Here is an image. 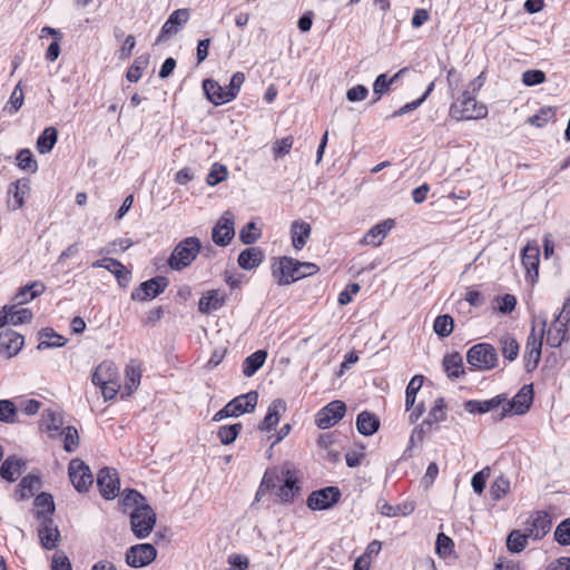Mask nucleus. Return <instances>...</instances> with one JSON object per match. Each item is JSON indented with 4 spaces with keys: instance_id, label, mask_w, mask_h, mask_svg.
<instances>
[{
    "instance_id": "1",
    "label": "nucleus",
    "mask_w": 570,
    "mask_h": 570,
    "mask_svg": "<svg viewBox=\"0 0 570 570\" xmlns=\"http://www.w3.org/2000/svg\"><path fill=\"white\" fill-rule=\"evenodd\" d=\"M480 78L472 80L466 90H464L450 107V116L455 120L483 119L488 115V108L475 100L476 91L482 87Z\"/></svg>"
},
{
    "instance_id": "2",
    "label": "nucleus",
    "mask_w": 570,
    "mask_h": 570,
    "mask_svg": "<svg viewBox=\"0 0 570 570\" xmlns=\"http://www.w3.org/2000/svg\"><path fill=\"white\" fill-rule=\"evenodd\" d=\"M318 272L314 263H302L292 257H282L273 264L272 273L278 285H289Z\"/></svg>"
},
{
    "instance_id": "3",
    "label": "nucleus",
    "mask_w": 570,
    "mask_h": 570,
    "mask_svg": "<svg viewBox=\"0 0 570 570\" xmlns=\"http://www.w3.org/2000/svg\"><path fill=\"white\" fill-rule=\"evenodd\" d=\"M269 473H273L275 476L273 480L274 489L272 490L278 500L283 504L293 503L301 493L297 471L286 464L279 470H269Z\"/></svg>"
},
{
    "instance_id": "4",
    "label": "nucleus",
    "mask_w": 570,
    "mask_h": 570,
    "mask_svg": "<svg viewBox=\"0 0 570 570\" xmlns=\"http://www.w3.org/2000/svg\"><path fill=\"white\" fill-rule=\"evenodd\" d=\"M538 320L540 321L539 332H537V325L533 322L525 343L523 360L527 372L535 370L541 358L542 342L548 324L546 314L538 316Z\"/></svg>"
},
{
    "instance_id": "5",
    "label": "nucleus",
    "mask_w": 570,
    "mask_h": 570,
    "mask_svg": "<svg viewBox=\"0 0 570 570\" xmlns=\"http://www.w3.org/2000/svg\"><path fill=\"white\" fill-rule=\"evenodd\" d=\"M200 250V240L190 236L180 240L174 248L168 265L173 271H181L189 266L197 257Z\"/></svg>"
},
{
    "instance_id": "6",
    "label": "nucleus",
    "mask_w": 570,
    "mask_h": 570,
    "mask_svg": "<svg viewBox=\"0 0 570 570\" xmlns=\"http://www.w3.org/2000/svg\"><path fill=\"white\" fill-rule=\"evenodd\" d=\"M258 394L255 391L242 394L229 401L213 417L214 421H222L226 417H237L244 413H250L255 410Z\"/></svg>"
},
{
    "instance_id": "7",
    "label": "nucleus",
    "mask_w": 570,
    "mask_h": 570,
    "mask_svg": "<svg viewBox=\"0 0 570 570\" xmlns=\"http://www.w3.org/2000/svg\"><path fill=\"white\" fill-rule=\"evenodd\" d=\"M156 523V513L149 504L138 505L130 512L131 531L137 539L147 538Z\"/></svg>"
},
{
    "instance_id": "8",
    "label": "nucleus",
    "mask_w": 570,
    "mask_h": 570,
    "mask_svg": "<svg viewBox=\"0 0 570 570\" xmlns=\"http://www.w3.org/2000/svg\"><path fill=\"white\" fill-rule=\"evenodd\" d=\"M468 363L480 370L489 371L498 364V353L494 346L488 343H479L473 345L466 354Z\"/></svg>"
},
{
    "instance_id": "9",
    "label": "nucleus",
    "mask_w": 570,
    "mask_h": 570,
    "mask_svg": "<svg viewBox=\"0 0 570 570\" xmlns=\"http://www.w3.org/2000/svg\"><path fill=\"white\" fill-rule=\"evenodd\" d=\"M570 302V298H568L561 311L554 316L553 322L551 323L550 327L548 328L546 326V340L547 344L551 347H559L562 342L566 340V335L568 332V323L569 317L564 316V312L567 309V306Z\"/></svg>"
},
{
    "instance_id": "10",
    "label": "nucleus",
    "mask_w": 570,
    "mask_h": 570,
    "mask_svg": "<svg viewBox=\"0 0 570 570\" xmlns=\"http://www.w3.org/2000/svg\"><path fill=\"white\" fill-rule=\"evenodd\" d=\"M189 18V9L183 8L173 11L166 22L163 24L156 43H161L176 36L187 24Z\"/></svg>"
},
{
    "instance_id": "11",
    "label": "nucleus",
    "mask_w": 570,
    "mask_h": 570,
    "mask_svg": "<svg viewBox=\"0 0 570 570\" xmlns=\"http://www.w3.org/2000/svg\"><path fill=\"white\" fill-rule=\"evenodd\" d=\"M345 412L346 405L343 401H332L317 412L315 423L320 429H330L343 419Z\"/></svg>"
},
{
    "instance_id": "12",
    "label": "nucleus",
    "mask_w": 570,
    "mask_h": 570,
    "mask_svg": "<svg viewBox=\"0 0 570 570\" xmlns=\"http://www.w3.org/2000/svg\"><path fill=\"white\" fill-rule=\"evenodd\" d=\"M70 481L78 492L87 491L94 482L89 466L80 459H72L68 466Z\"/></svg>"
},
{
    "instance_id": "13",
    "label": "nucleus",
    "mask_w": 570,
    "mask_h": 570,
    "mask_svg": "<svg viewBox=\"0 0 570 570\" xmlns=\"http://www.w3.org/2000/svg\"><path fill=\"white\" fill-rule=\"evenodd\" d=\"M533 401V390L532 385H524L511 401L503 403L502 412L500 414V419L514 413V414H524L532 404Z\"/></svg>"
},
{
    "instance_id": "14",
    "label": "nucleus",
    "mask_w": 570,
    "mask_h": 570,
    "mask_svg": "<svg viewBox=\"0 0 570 570\" xmlns=\"http://www.w3.org/2000/svg\"><path fill=\"white\" fill-rule=\"evenodd\" d=\"M341 498V492L336 487H327L313 491L306 501L311 510H326L332 508Z\"/></svg>"
},
{
    "instance_id": "15",
    "label": "nucleus",
    "mask_w": 570,
    "mask_h": 570,
    "mask_svg": "<svg viewBox=\"0 0 570 570\" xmlns=\"http://www.w3.org/2000/svg\"><path fill=\"white\" fill-rule=\"evenodd\" d=\"M157 556L156 548L150 543H140L130 547L126 552V562L132 568H140L151 563Z\"/></svg>"
},
{
    "instance_id": "16",
    "label": "nucleus",
    "mask_w": 570,
    "mask_h": 570,
    "mask_svg": "<svg viewBox=\"0 0 570 570\" xmlns=\"http://www.w3.org/2000/svg\"><path fill=\"white\" fill-rule=\"evenodd\" d=\"M235 236V223L232 212H225L217 220L212 232L213 242L218 246H226Z\"/></svg>"
},
{
    "instance_id": "17",
    "label": "nucleus",
    "mask_w": 570,
    "mask_h": 570,
    "mask_svg": "<svg viewBox=\"0 0 570 570\" xmlns=\"http://www.w3.org/2000/svg\"><path fill=\"white\" fill-rule=\"evenodd\" d=\"M38 527V538L42 548L46 550H53L60 542V532L58 525L55 523L52 518L41 517Z\"/></svg>"
},
{
    "instance_id": "18",
    "label": "nucleus",
    "mask_w": 570,
    "mask_h": 570,
    "mask_svg": "<svg viewBox=\"0 0 570 570\" xmlns=\"http://www.w3.org/2000/svg\"><path fill=\"white\" fill-rule=\"evenodd\" d=\"M167 285L168 282L163 276L150 278L141 283L139 287L132 291L131 299L139 302L153 299L157 297L159 294H161L167 287Z\"/></svg>"
},
{
    "instance_id": "19",
    "label": "nucleus",
    "mask_w": 570,
    "mask_h": 570,
    "mask_svg": "<svg viewBox=\"0 0 570 570\" xmlns=\"http://www.w3.org/2000/svg\"><path fill=\"white\" fill-rule=\"evenodd\" d=\"M97 484L101 495L107 500L115 499L119 494V478L114 469H101L97 475Z\"/></svg>"
},
{
    "instance_id": "20",
    "label": "nucleus",
    "mask_w": 570,
    "mask_h": 570,
    "mask_svg": "<svg viewBox=\"0 0 570 570\" xmlns=\"http://www.w3.org/2000/svg\"><path fill=\"white\" fill-rule=\"evenodd\" d=\"M551 518L544 511H537L527 520L524 530L532 540L542 539L551 529Z\"/></svg>"
},
{
    "instance_id": "21",
    "label": "nucleus",
    "mask_w": 570,
    "mask_h": 570,
    "mask_svg": "<svg viewBox=\"0 0 570 570\" xmlns=\"http://www.w3.org/2000/svg\"><path fill=\"white\" fill-rule=\"evenodd\" d=\"M446 405L444 403L443 399H436L434 402V405L430 410L426 419L422 422V424L419 426L417 430L413 431L411 435V441L413 442L415 434H419V438H421V434L430 431L434 424H438L445 420L446 417Z\"/></svg>"
},
{
    "instance_id": "22",
    "label": "nucleus",
    "mask_w": 570,
    "mask_h": 570,
    "mask_svg": "<svg viewBox=\"0 0 570 570\" xmlns=\"http://www.w3.org/2000/svg\"><path fill=\"white\" fill-rule=\"evenodd\" d=\"M24 344L23 336L7 328L0 333V353L7 357L17 355Z\"/></svg>"
},
{
    "instance_id": "23",
    "label": "nucleus",
    "mask_w": 570,
    "mask_h": 570,
    "mask_svg": "<svg viewBox=\"0 0 570 570\" xmlns=\"http://www.w3.org/2000/svg\"><path fill=\"white\" fill-rule=\"evenodd\" d=\"M522 265L524 266L528 276L531 278L533 283L538 277V267L540 261V250L537 243H528L527 246L522 249Z\"/></svg>"
},
{
    "instance_id": "24",
    "label": "nucleus",
    "mask_w": 570,
    "mask_h": 570,
    "mask_svg": "<svg viewBox=\"0 0 570 570\" xmlns=\"http://www.w3.org/2000/svg\"><path fill=\"white\" fill-rule=\"evenodd\" d=\"M30 193V183L28 179H18L10 184L8 189V206L17 210L24 205V199Z\"/></svg>"
},
{
    "instance_id": "25",
    "label": "nucleus",
    "mask_w": 570,
    "mask_h": 570,
    "mask_svg": "<svg viewBox=\"0 0 570 570\" xmlns=\"http://www.w3.org/2000/svg\"><path fill=\"white\" fill-rule=\"evenodd\" d=\"M141 380V367L136 360H130L125 368V384L121 397H127L136 391Z\"/></svg>"
},
{
    "instance_id": "26",
    "label": "nucleus",
    "mask_w": 570,
    "mask_h": 570,
    "mask_svg": "<svg viewBox=\"0 0 570 570\" xmlns=\"http://www.w3.org/2000/svg\"><path fill=\"white\" fill-rule=\"evenodd\" d=\"M203 88L207 98L214 105H223L233 100V92H229L226 86H220L215 80H205L203 82Z\"/></svg>"
},
{
    "instance_id": "27",
    "label": "nucleus",
    "mask_w": 570,
    "mask_h": 570,
    "mask_svg": "<svg viewBox=\"0 0 570 570\" xmlns=\"http://www.w3.org/2000/svg\"><path fill=\"white\" fill-rule=\"evenodd\" d=\"M394 225L395 223L391 218L376 224L364 235L361 243L363 245L380 246Z\"/></svg>"
},
{
    "instance_id": "28",
    "label": "nucleus",
    "mask_w": 570,
    "mask_h": 570,
    "mask_svg": "<svg viewBox=\"0 0 570 570\" xmlns=\"http://www.w3.org/2000/svg\"><path fill=\"white\" fill-rule=\"evenodd\" d=\"M285 411H286L285 402L281 399L274 400L269 404L267 413H266L264 420L262 421V423L259 424V429L262 431L269 432L272 429H274L277 425V423L281 420V416L285 413Z\"/></svg>"
},
{
    "instance_id": "29",
    "label": "nucleus",
    "mask_w": 570,
    "mask_h": 570,
    "mask_svg": "<svg viewBox=\"0 0 570 570\" xmlns=\"http://www.w3.org/2000/svg\"><path fill=\"white\" fill-rule=\"evenodd\" d=\"M118 379V370L114 362L104 361L95 370L91 382L100 386L102 384L112 383L114 380Z\"/></svg>"
},
{
    "instance_id": "30",
    "label": "nucleus",
    "mask_w": 570,
    "mask_h": 570,
    "mask_svg": "<svg viewBox=\"0 0 570 570\" xmlns=\"http://www.w3.org/2000/svg\"><path fill=\"white\" fill-rule=\"evenodd\" d=\"M226 296L222 291L212 289L205 293L198 303V309L203 314L217 311L225 304Z\"/></svg>"
},
{
    "instance_id": "31",
    "label": "nucleus",
    "mask_w": 570,
    "mask_h": 570,
    "mask_svg": "<svg viewBox=\"0 0 570 570\" xmlns=\"http://www.w3.org/2000/svg\"><path fill=\"white\" fill-rule=\"evenodd\" d=\"M504 401L505 397L503 395H497L484 401L471 400L465 403V410L471 414H483L499 407Z\"/></svg>"
},
{
    "instance_id": "32",
    "label": "nucleus",
    "mask_w": 570,
    "mask_h": 570,
    "mask_svg": "<svg viewBox=\"0 0 570 570\" xmlns=\"http://www.w3.org/2000/svg\"><path fill=\"white\" fill-rule=\"evenodd\" d=\"M24 461L16 455L8 456L0 468V475L8 482H14L21 474Z\"/></svg>"
},
{
    "instance_id": "33",
    "label": "nucleus",
    "mask_w": 570,
    "mask_h": 570,
    "mask_svg": "<svg viewBox=\"0 0 570 570\" xmlns=\"http://www.w3.org/2000/svg\"><path fill=\"white\" fill-rule=\"evenodd\" d=\"M292 244L296 250H301L311 235V225L303 220H296L291 226Z\"/></svg>"
},
{
    "instance_id": "34",
    "label": "nucleus",
    "mask_w": 570,
    "mask_h": 570,
    "mask_svg": "<svg viewBox=\"0 0 570 570\" xmlns=\"http://www.w3.org/2000/svg\"><path fill=\"white\" fill-rule=\"evenodd\" d=\"M264 259L263 252L257 247L244 249L238 256V265L246 271L257 267Z\"/></svg>"
},
{
    "instance_id": "35",
    "label": "nucleus",
    "mask_w": 570,
    "mask_h": 570,
    "mask_svg": "<svg viewBox=\"0 0 570 570\" xmlns=\"http://www.w3.org/2000/svg\"><path fill=\"white\" fill-rule=\"evenodd\" d=\"M379 426L380 421L374 414L364 411L357 415L356 429L361 434L372 435L377 431Z\"/></svg>"
},
{
    "instance_id": "36",
    "label": "nucleus",
    "mask_w": 570,
    "mask_h": 570,
    "mask_svg": "<svg viewBox=\"0 0 570 570\" xmlns=\"http://www.w3.org/2000/svg\"><path fill=\"white\" fill-rule=\"evenodd\" d=\"M267 353L263 350L247 356L243 362V374L246 377L253 376L264 365Z\"/></svg>"
},
{
    "instance_id": "37",
    "label": "nucleus",
    "mask_w": 570,
    "mask_h": 570,
    "mask_svg": "<svg viewBox=\"0 0 570 570\" xmlns=\"http://www.w3.org/2000/svg\"><path fill=\"white\" fill-rule=\"evenodd\" d=\"M46 286L41 282H35L30 285L22 287L19 293H17L14 299L18 305H23L39 296L42 292H45Z\"/></svg>"
},
{
    "instance_id": "38",
    "label": "nucleus",
    "mask_w": 570,
    "mask_h": 570,
    "mask_svg": "<svg viewBox=\"0 0 570 570\" xmlns=\"http://www.w3.org/2000/svg\"><path fill=\"white\" fill-rule=\"evenodd\" d=\"M499 343H500V347H501V353L505 360H508L509 362H512L518 357L520 346H519V343L517 342V340L511 334H509V333L503 334L500 337Z\"/></svg>"
},
{
    "instance_id": "39",
    "label": "nucleus",
    "mask_w": 570,
    "mask_h": 570,
    "mask_svg": "<svg viewBox=\"0 0 570 570\" xmlns=\"http://www.w3.org/2000/svg\"><path fill=\"white\" fill-rule=\"evenodd\" d=\"M58 139V131L55 127H47L37 139V149L45 155L52 150Z\"/></svg>"
},
{
    "instance_id": "40",
    "label": "nucleus",
    "mask_w": 570,
    "mask_h": 570,
    "mask_svg": "<svg viewBox=\"0 0 570 570\" xmlns=\"http://www.w3.org/2000/svg\"><path fill=\"white\" fill-rule=\"evenodd\" d=\"M528 539H530V535L525 530H513L507 538V548L512 553H519L527 547Z\"/></svg>"
},
{
    "instance_id": "41",
    "label": "nucleus",
    "mask_w": 570,
    "mask_h": 570,
    "mask_svg": "<svg viewBox=\"0 0 570 570\" xmlns=\"http://www.w3.org/2000/svg\"><path fill=\"white\" fill-rule=\"evenodd\" d=\"M35 505L37 508L36 517L37 520H41L42 515H46L47 518H51L53 511H55V503L52 495L49 493H40L35 499Z\"/></svg>"
},
{
    "instance_id": "42",
    "label": "nucleus",
    "mask_w": 570,
    "mask_h": 570,
    "mask_svg": "<svg viewBox=\"0 0 570 570\" xmlns=\"http://www.w3.org/2000/svg\"><path fill=\"white\" fill-rule=\"evenodd\" d=\"M379 510L383 515L386 517H396V515H409L414 510L413 503H404L397 505H391L390 503L383 501L379 503Z\"/></svg>"
},
{
    "instance_id": "43",
    "label": "nucleus",
    "mask_w": 570,
    "mask_h": 570,
    "mask_svg": "<svg viewBox=\"0 0 570 570\" xmlns=\"http://www.w3.org/2000/svg\"><path fill=\"white\" fill-rule=\"evenodd\" d=\"M443 366L450 377H459L464 372L462 357L458 353L445 355Z\"/></svg>"
},
{
    "instance_id": "44",
    "label": "nucleus",
    "mask_w": 570,
    "mask_h": 570,
    "mask_svg": "<svg viewBox=\"0 0 570 570\" xmlns=\"http://www.w3.org/2000/svg\"><path fill=\"white\" fill-rule=\"evenodd\" d=\"M7 312L9 323L12 325L30 322L32 318V312L27 307H19L18 305L7 306Z\"/></svg>"
},
{
    "instance_id": "45",
    "label": "nucleus",
    "mask_w": 570,
    "mask_h": 570,
    "mask_svg": "<svg viewBox=\"0 0 570 570\" xmlns=\"http://www.w3.org/2000/svg\"><path fill=\"white\" fill-rule=\"evenodd\" d=\"M423 383L422 375H415L411 379L405 391V407L411 410L415 403V397Z\"/></svg>"
},
{
    "instance_id": "46",
    "label": "nucleus",
    "mask_w": 570,
    "mask_h": 570,
    "mask_svg": "<svg viewBox=\"0 0 570 570\" xmlns=\"http://www.w3.org/2000/svg\"><path fill=\"white\" fill-rule=\"evenodd\" d=\"M41 424L48 432L53 434L61 429L62 417L60 414L51 410H47L42 413Z\"/></svg>"
},
{
    "instance_id": "47",
    "label": "nucleus",
    "mask_w": 570,
    "mask_h": 570,
    "mask_svg": "<svg viewBox=\"0 0 570 570\" xmlns=\"http://www.w3.org/2000/svg\"><path fill=\"white\" fill-rule=\"evenodd\" d=\"M17 165L27 173H36L38 164L29 149H21L17 155Z\"/></svg>"
},
{
    "instance_id": "48",
    "label": "nucleus",
    "mask_w": 570,
    "mask_h": 570,
    "mask_svg": "<svg viewBox=\"0 0 570 570\" xmlns=\"http://www.w3.org/2000/svg\"><path fill=\"white\" fill-rule=\"evenodd\" d=\"M510 491V480L504 476H498L490 487V495L494 501L501 500Z\"/></svg>"
},
{
    "instance_id": "49",
    "label": "nucleus",
    "mask_w": 570,
    "mask_h": 570,
    "mask_svg": "<svg viewBox=\"0 0 570 570\" xmlns=\"http://www.w3.org/2000/svg\"><path fill=\"white\" fill-rule=\"evenodd\" d=\"M433 330L439 336H449L453 331V318L448 314L438 316L434 321Z\"/></svg>"
},
{
    "instance_id": "50",
    "label": "nucleus",
    "mask_w": 570,
    "mask_h": 570,
    "mask_svg": "<svg viewBox=\"0 0 570 570\" xmlns=\"http://www.w3.org/2000/svg\"><path fill=\"white\" fill-rule=\"evenodd\" d=\"M556 116V110L552 107L541 108L540 111L529 117L528 122L538 128L543 127L546 124L551 121Z\"/></svg>"
},
{
    "instance_id": "51",
    "label": "nucleus",
    "mask_w": 570,
    "mask_h": 570,
    "mask_svg": "<svg viewBox=\"0 0 570 570\" xmlns=\"http://www.w3.org/2000/svg\"><path fill=\"white\" fill-rule=\"evenodd\" d=\"M61 435L63 438V449L67 452H73L79 444L78 431L73 426L62 429Z\"/></svg>"
},
{
    "instance_id": "52",
    "label": "nucleus",
    "mask_w": 570,
    "mask_h": 570,
    "mask_svg": "<svg viewBox=\"0 0 570 570\" xmlns=\"http://www.w3.org/2000/svg\"><path fill=\"white\" fill-rule=\"evenodd\" d=\"M242 425L239 423L223 425L218 430V438L224 445H228L236 440Z\"/></svg>"
},
{
    "instance_id": "53",
    "label": "nucleus",
    "mask_w": 570,
    "mask_h": 570,
    "mask_svg": "<svg viewBox=\"0 0 570 570\" xmlns=\"http://www.w3.org/2000/svg\"><path fill=\"white\" fill-rule=\"evenodd\" d=\"M227 175H228V170H227L226 166L215 163L212 166V168L207 175L206 183L209 186H215V185L224 181L227 178Z\"/></svg>"
},
{
    "instance_id": "54",
    "label": "nucleus",
    "mask_w": 570,
    "mask_h": 570,
    "mask_svg": "<svg viewBox=\"0 0 570 570\" xmlns=\"http://www.w3.org/2000/svg\"><path fill=\"white\" fill-rule=\"evenodd\" d=\"M454 542L444 533H439L435 542V551L441 558H446L453 552Z\"/></svg>"
},
{
    "instance_id": "55",
    "label": "nucleus",
    "mask_w": 570,
    "mask_h": 570,
    "mask_svg": "<svg viewBox=\"0 0 570 570\" xmlns=\"http://www.w3.org/2000/svg\"><path fill=\"white\" fill-rule=\"evenodd\" d=\"M17 415V405L10 400H0V421L4 423H14Z\"/></svg>"
},
{
    "instance_id": "56",
    "label": "nucleus",
    "mask_w": 570,
    "mask_h": 570,
    "mask_svg": "<svg viewBox=\"0 0 570 570\" xmlns=\"http://www.w3.org/2000/svg\"><path fill=\"white\" fill-rule=\"evenodd\" d=\"M147 65H148V58L142 57V56L136 58L132 66L127 71L126 77H127L128 81L137 82L141 78L142 70L147 67Z\"/></svg>"
},
{
    "instance_id": "57",
    "label": "nucleus",
    "mask_w": 570,
    "mask_h": 570,
    "mask_svg": "<svg viewBox=\"0 0 570 570\" xmlns=\"http://www.w3.org/2000/svg\"><path fill=\"white\" fill-rule=\"evenodd\" d=\"M261 236V233L254 222H249L239 230V238L244 244H253Z\"/></svg>"
},
{
    "instance_id": "58",
    "label": "nucleus",
    "mask_w": 570,
    "mask_h": 570,
    "mask_svg": "<svg viewBox=\"0 0 570 570\" xmlns=\"http://www.w3.org/2000/svg\"><path fill=\"white\" fill-rule=\"evenodd\" d=\"M121 503L124 508H136L138 505L147 504L145 498L135 490H128L122 493Z\"/></svg>"
},
{
    "instance_id": "59",
    "label": "nucleus",
    "mask_w": 570,
    "mask_h": 570,
    "mask_svg": "<svg viewBox=\"0 0 570 570\" xmlns=\"http://www.w3.org/2000/svg\"><path fill=\"white\" fill-rule=\"evenodd\" d=\"M490 476V468H484L481 471L476 472L471 480V485L475 493L482 494L485 488L487 480Z\"/></svg>"
},
{
    "instance_id": "60",
    "label": "nucleus",
    "mask_w": 570,
    "mask_h": 570,
    "mask_svg": "<svg viewBox=\"0 0 570 570\" xmlns=\"http://www.w3.org/2000/svg\"><path fill=\"white\" fill-rule=\"evenodd\" d=\"M23 100H24V95H23V90L21 88V81H20V82H18V85L16 86V88L13 89V91L11 92V96L9 98V101H8L9 111L17 112L21 108Z\"/></svg>"
},
{
    "instance_id": "61",
    "label": "nucleus",
    "mask_w": 570,
    "mask_h": 570,
    "mask_svg": "<svg viewBox=\"0 0 570 570\" xmlns=\"http://www.w3.org/2000/svg\"><path fill=\"white\" fill-rule=\"evenodd\" d=\"M554 539L562 546L570 544V519L562 521L554 531Z\"/></svg>"
},
{
    "instance_id": "62",
    "label": "nucleus",
    "mask_w": 570,
    "mask_h": 570,
    "mask_svg": "<svg viewBox=\"0 0 570 570\" xmlns=\"http://www.w3.org/2000/svg\"><path fill=\"white\" fill-rule=\"evenodd\" d=\"M544 81L546 75L541 70H527L522 73V82L528 87L540 85Z\"/></svg>"
},
{
    "instance_id": "63",
    "label": "nucleus",
    "mask_w": 570,
    "mask_h": 570,
    "mask_svg": "<svg viewBox=\"0 0 570 570\" xmlns=\"http://www.w3.org/2000/svg\"><path fill=\"white\" fill-rule=\"evenodd\" d=\"M293 137L287 136L281 140H277L273 146V153L275 158H281L289 154L293 146Z\"/></svg>"
},
{
    "instance_id": "64",
    "label": "nucleus",
    "mask_w": 570,
    "mask_h": 570,
    "mask_svg": "<svg viewBox=\"0 0 570 570\" xmlns=\"http://www.w3.org/2000/svg\"><path fill=\"white\" fill-rule=\"evenodd\" d=\"M51 570H72V567L65 553L56 552L52 556Z\"/></svg>"
}]
</instances>
